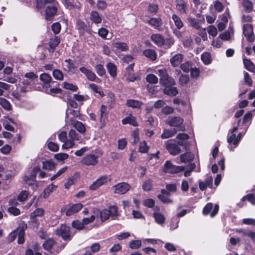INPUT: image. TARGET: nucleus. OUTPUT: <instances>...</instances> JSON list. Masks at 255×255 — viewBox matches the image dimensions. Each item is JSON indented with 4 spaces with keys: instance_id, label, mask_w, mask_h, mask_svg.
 Returning a JSON list of instances; mask_svg holds the SVG:
<instances>
[{
    "instance_id": "nucleus-1",
    "label": "nucleus",
    "mask_w": 255,
    "mask_h": 255,
    "mask_svg": "<svg viewBox=\"0 0 255 255\" xmlns=\"http://www.w3.org/2000/svg\"><path fill=\"white\" fill-rule=\"evenodd\" d=\"M102 153L99 150L96 149L85 156L81 160L83 164L87 166H95L99 162V159Z\"/></svg>"
},
{
    "instance_id": "nucleus-2",
    "label": "nucleus",
    "mask_w": 255,
    "mask_h": 255,
    "mask_svg": "<svg viewBox=\"0 0 255 255\" xmlns=\"http://www.w3.org/2000/svg\"><path fill=\"white\" fill-rule=\"evenodd\" d=\"M27 228V225L24 223H21L17 228L13 232H11L9 235V240L10 242L13 241L18 236L17 242L19 244H22L24 242V231Z\"/></svg>"
},
{
    "instance_id": "nucleus-3",
    "label": "nucleus",
    "mask_w": 255,
    "mask_h": 255,
    "mask_svg": "<svg viewBox=\"0 0 255 255\" xmlns=\"http://www.w3.org/2000/svg\"><path fill=\"white\" fill-rule=\"evenodd\" d=\"M156 73L160 77V83L161 85L167 87H171L175 84V81L168 75L166 69H158Z\"/></svg>"
},
{
    "instance_id": "nucleus-4",
    "label": "nucleus",
    "mask_w": 255,
    "mask_h": 255,
    "mask_svg": "<svg viewBox=\"0 0 255 255\" xmlns=\"http://www.w3.org/2000/svg\"><path fill=\"white\" fill-rule=\"evenodd\" d=\"M68 141L65 143L63 144L62 148L63 149H69L75 146V141H78L81 140V136L74 130L71 129L70 130L68 133Z\"/></svg>"
},
{
    "instance_id": "nucleus-5",
    "label": "nucleus",
    "mask_w": 255,
    "mask_h": 255,
    "mask_svg": "<svg viewBox=\"0 0 255 255\" xmlns=\"http://www.w3.org/2000/svg\"><path fill=\"white\" fill-rule=\"evenodd\" d=\"M185 169L184 166L173 165L170 161H166L164 164L163 171L165 173L174 174L179 173Z\"/></svg>"
},
{
    "instance_id": "nucleus-6",
    "label": "nucleus",
    "mask_w": 255,
    "mask_h": 255,
    "mask_svg": "<svg viewBox=\"0 0 255 255\" xmlns=\"http://www.w3.org/2000/svg\"><path fill=\"white\" fill-rule=\"evenodd\" d=\"M57 235L61 236L65 241L71 240V236L70 231V228L66 225H61L55 231Z\"/></svg>"
},
{
    "instance_id": "nucleus-7",
    "label": "nucleus",
    "mask_w": 255,
    "mask_h": 255,
    "mask_svg": "<svg viewBox=\"0 0 255 255\" xmlns=\"http://www.w3.org/2000/svg\"><path fill=\"white\" fill-rule=\"evenodd\" d=\"M249 127V125H247L246 127L244 128L245 129V131L244 132H240L238 133V135L236 136V134H232L228 136L227 138V141L229 145L233 144L234 145V148L236 147L241 138L245 134V132L247 130V129Z\"/></svg>"
},
{
    "instance_id": "nucleus-8",
    "label": "nucleus",
    "mask_w": 255,
    "mask_h": 255,
    "mask_svg": "<svg viewBox=\"0 0 255 255\" xmlns=\"http://www.w3.org/2000/svg\"><path fill=\"white\" fill-rule=\"evenodd\" d=\"M130 185L127 182H121L112 187V190L114 193L118 194H124L130 189Z\"/></svg>"
},
{
    "instance_id": "nucleus-9",
    "label": "nucleus",
    "mask_w": 255,
    "mask_h": 255,
    "mask_svg": "<svg viewBox=\"0 0 255 255\" xmlns=\"http://www.w3.org/2000/svg\"><path fill=\"white\" fill-rule=\"evenodd\" d=\"M183 119L180 117H169L166 121V124L170 127H178L179 130L183 131L184 128L181 126Z\"/></svg>"
},
{
    "instance_id": "nucleus-10",
    "label": "nucleus",
    "mask_w": 255,
    "mask_h": 255,
    "mask_svg": "<svg viewBox=\"0 0 255 255\" xmlns=\"http://www.w3.org/2000/svg\"><path fill=\"white\" fill-rule=\"evenodd\" d=\"M83 207V205L77 203L72 205H68L64 208L61 209V212H65L67 216H70L80 210Z\"/></svg>"
},
{
    "instance_id": "nucleus-11",
    "label": "nucleus",
    "mask_w": 255,
    "mask_h": 255,
    "mask_svg": "<svg viewBox=\"0 0 255 255\" xmlns=\"http://www.w3.org/2000/svg\"><path fill=\"white\" fill-rule=\"evenodd\" d=\"M79 70L84 74L86 78L90 81H95L97 83H100L101 80L97 77L96 74L90 69L86 67L81 66L79 68Z\"/></svg>"
},
{
    "instance_id": "nucleus-12",
    "label": "nucleus",
    "mask_w": 255,
    "mask_h": 255,
    "mask_svg": "<svg viewBox=\"0 0 255 255\" xmlns=\"http://www.w3.org/2000/svg\"><path fill=\"white\" fill-rule=\"evenodd\" d=\"M219 206L216 204L213 208L212 203H208L203 208V214L204 215L210 214L211 217H214L219 211Z\"/></svg>"
},
{
    "instance_id": "nucleus-13",
    "label": "nucleus",
    "mask_w": 255,
    "mask_h": 255,
    "mask_svg": "<svg viewBox=\"0 0 255 255\" xmlns=\"http://www.w3.org/2000/svg\"><path fill=\"white\" fill-rule=\"evenodd\" d=\"M165 145L166 149L171 155H177L181 151L180 147L176 144L175 141L173 140L166 141Z\"/></svg>"
},
{
    "instance_id": "nucleus-14",
    "label": "nucleus",
    "mask_w": 255,
    "mask_h": 255,
    "mask_svg": "<svg viewBox=\"0 0 255 255\" xmlns=\"http://www.w3.org/2000/svg\"><path fill=\"white\" fill-rule=\"evenodd\" d=\"M176 9L181 15H186L188 12L187 3L184 0H176L175 1Z\"/></svg>"
},
{
    "instance_id": "nucleus-15",
    "label": "nucleus",
    "mask_w": 255,
    "mask_h": 255,
    "mask_svg": "<svg viewBox=\"0 0 255 255\" xmlns=\"http://www.w3.org/2000/svg\"><path fill=\"white\" fill-rule=\"evenodd\" d=\"M110 180V178L108 176H102L90 185V189L91 190H95Z\"/></svg>"
},
{
    "instance_id": "nucleus-16",
    "label": "nucleus",
    "mask_w": 255,
    "mask_h": 255,
    "mask_svg": "<svg viewBox=\"0 0 255 255\" xmlns=\"http://www.w3.org/2000/svg\"><path fill=\"white\" fill-rule=\"evenodd\" d=\"M68 123L75 128L80 133L84 134L85 132V126L82 122L75 120L73 118H71Z\"/></svg>"
},
{
    "instance_id": "nucleus-17",
    "label": "nucleus",
    "mask_w": 255,
    "mask_h": 255,
    "mask_svg": "<svg viewBox=\"0 0 255 255\" xmlns=\"http://www.w3.org/2000/svg\"><path fill=\"white\" fill-rule=\"evenodd\" d=\"M243 33L248 41L252 42L254 40L253 27L251 24H246L244 25Z\"/></svg>"
},
{
    "instance_id": "nucleus-18",
    "label": "nucleus",
    "mask_w": 255,
    "mask_h": 255,
    "mask_svg": "<svg viewBox=\"0 0 255 255\" xmlns=\"http://www.w3.org/2000/svg\"><path fill=\"white\" fill-rule=\"evenodd\" d=\"M151 41L156 45L159 47L164 45L165 39L163 36L160 34H153L151 36Z\"/></svg>"
},
{
    "instance_id": "nucleus-19",
    "label": "nucleus",
    "mask_w": 255,
    "mask_h": 255,
    "mask_svg": "<svg viewBox=\"0 0 255 255\" xmlns=\"http://www.w3.org/2000/svg\"><path fill=\"white\" fill-rule=\"evenodd\" d=\"M145 22L157 29H159L162 24V20L160 18H151L149 19H147Z\"/></svg>"
},
{
    "instance_id": "nucleus-20",
    "label": "nucleus",
    "mask_w": 255,
    "mask_h": 255,
    "mask_svg": "<svg viewBox=\"0 0 255 255\" xmlns=\"http://www.w3.org/2000/svg\"><path fill=\"white\" fill-rule=\"evenodd\" d=\"M170 194L166 190L162 189L161 194L158 195V199L164 203H171L172 201L170 199Z\"/></svg>"
},
{
    "instance_id": "nucleus-21",
    "label": "nucleus",
    "mask_w": 255,
    "mask_h": 255,
    "mask_svg": "<svg viewBox=\"0 0 255 255\" xmlns=\"http://www.w3.org/2000/svg\"><path fill=\"white\" fill-rule=\"evenodd\" d=\"M176 138L178 139L177 143L178 145L186 147L187 140L189 138V135L187 134L184 133H178Z\"/></svg>"
},
{
    "instance_id": "nucleus-22",
    "label": "nucleus",
    "mask_w": 255,
    "mask_h": 255,
    "mask_svg": "<svg viewBox=\"0 0 255 255\" xmlns=\"http://www.w3.org/2000/svg\"><path fill=\"white\" fill-rule=\"evenodd\" d=\"M183 59V55L181 54L178 53L170 58V62L171 65L175 67L178 66L181 63Z\"/></svg>"
},
{
    "instance_id": "nucleus-23",
    "label": "nucleus",
    "mask_w": 255,
    "mask_h": 255,
    "mask_svg": "<svg viewBox=\"0 0 255 255\" xmlns=\"http://www.w3.org/2000/svg\"><path fill=\"white\" fill-rule=\"evenodd\" d=\"M123 125L129 124L134 127L138 126V123L136 121V118L130 114L128 116L123 119L122 121Z\"/></svg>"
},
{
    "instance_id": "nucleus-24",
    "label": "nucleus",
    "mask_w": 255,
    "mask_h": 255,
    "mask_svg": "<svg viewBox=\"0 0 255 255\" xmlns=\"http://www.w3.org/2000/svg\"><path fill=\"white\" fill-rule=\"evenodd\" d=\"M57 7L55 6H48L45 9V18L50 20L57 12Z\"/></svg>"
},
{
    "instance_id": "nucleus-25",
    "label": "nucleus",
    "mask_w": 255,
    "mask_h": 255,
    "mask_svg": "<svg viewBox=\"0 0 255 255\" xmlns=\"http://www.w3.org/2000/svg\"><path fill=\"white\" fill-rule=\"evenodd\" d=\"M194 157L193 154L190 152H186L182 154L180 156V162H177L178 163H187L191 161Z\"/></svg>"
},
{
    "instance_id": "nucleus-26",
    "label": "nucleus",
    "mask_w": 255,
    "mask_h": 255,
    "mask_svg": "<svg viewBox=\"0 0 255 255\" xmlns=\"http://www.w3.org/2000/svg\"><path fill=\"white\" fill-rule=\"evenodd\" d=\"M90 19L93 23L96 24H99L102 22V18L96 11H92L90 12Z\"/></svg>"
},
{
    "instance_id": "nucleus-27",
    "label": "nucleus",
    "mask_w": 255,
    "mask_h": 255,
    "mask_svg": "<svg viewBox=\"0 0 255 255\" xmlns=\"http://www.w3.org/2000/svg\"><path fill=\"white\" fill-rule=\"evenodd\" d=\"M213 179L212 177L208 176L207 177L205 182L200 181L199 182V186L200 189L203 191L205 190L207 187L211 186L212 184Z\"/></svg>"
},
{
    "instance_id": "nucleus-28",
    "label": "nucleus",
    "mask_w": 255,
    "mask_h": 255,
    "mask_svg": "<svg viewBox=\"0 0 255 255\" xmlns=\"http://www.w3.org/2000/svg\"><path fill=\"white\" fill-rule=\"evenodd\" d=\"M143 55L152 61H155L157 58V54L155 51L151 49H145L143 52Z\"/></svg>"
},
{
    "instance_id": "nucleus-29",
    "label": "nucleus",
    "mask_w": 255,
    "mask_h": 255,
    "mask_svg": "<svg viewBox=\"0 0 255 255\" xmlns=\"http://www.w3.org/2000/svg\"><path fill=\"white\" fill-rule=\"evenodd\" d=\"M187 21L189 25L197 30L200 29L201 28L200 20L193 17H188L187 18Z\"/></svg>"
},
{
    "instance_id": "nucleus-30",
    "label": "nucleus",
    "mask_w": 255,
    "mask_h": 255,
    "mask_svg": "<svg viewBox=\"0 0 255 255\" xmlns=\"http://www.w3.org/2000/svg\"><path fill=\"white\" fill-rule=\"evenodd\" d=\"M143 105V103L138 100H128L127 101L126 105L133 109H138Z\"/></svg>"
},
{
    "instance_id": "nucleus-31",
    "label": "nucleus",
    "mask_w": 255,
    "mask_h": 255,
    "mask_svg": "<svg viewBox=\"0 0 255 255\" xmlns=\"http://www.w3.org/2000/svg\"><path fill=\"white\" fill-rule=\"evenodd\" d=\"M177 132V130L175 128L170 129H164L163 133L161 135V137L163 139H166L173 136Z\"/></svg>"
},
{
    "instance_id": "nucleus-32",
    "label": "nucleus",
    "mask_w": 255,
    "mask_h": 255,
    "mask_svg": "<svg viewBox=\"0 0 255 255\" xmlns=\"http://www.w3.org/2000/svg\"><path fill=\"white\" fill-rule=\"evenodd\" d=\"M244 10L248 13L251 12L253 9L252 2L249 0H244L242 3Z\"/></svg>"
},
{
    "instance_id": "nucleus-33",
    "label": "nucleus",
    "mask_w": 255,
    "mask_h": 255,
    "mask_svg": "<svg viewBox=\"0 0 255 255\" xmlns=\"http://www.w3.org/2000/svg\"><path fill=\"white\" fill-rule=\"evenodd\" d=\"M110 213V216L112 220L116 219L119 216V214L118 212V209L116 206H111L108 209Z\"/></svg>"
},
{
    "instance_id": "nucleus-34",
    "label": "nucleus",
    "mask_w": 255,
    "mask_h": 255,
    "mask_svg": "<svg viewBox=\"0 0 255 255\" xmlns=\"http://www.w3.org/2000/svg\"><path fill=\"white\" fill-rule=\"evenodd\" d=\"M59 43L60 39L58 37L54 36L53 38H51L49 41V46L50 48L49 51L53 52L55 47L59 44Z\"/></svg>"
},
{
    "instance_id": "nucleus-35",
    "label": "nucleus",
    "mask_w": 255,
    "mask_h": 255,
    "mask_svg": "<svg viewBox=\"0 0 255 255\" xmlns=\"http://www.w3.org/2000/svg\"><path fill=\"white\" fill-rule=\"evenodd\" d=\"M172 19L178 29H180L183 26V23L182 20L177 15L173 14L172 16Z\"/></svg>"
},
{
    "instance_id": "nucleus-36",
    "label": "nucleus",
    "mask_w": 255,
    "mask_h": 255,
    "mask_svg": "<svg viewBox=\"0 0 255 255\" xmlns=\"http://www.w3.org/2000/svg\"><path fill=\"white\" fill-rule=\"evenodd\" d=\"M56 188V186L51 184L48 186L43 191L42 196L44 198H47L50 194L53 192L54 190Z\"/></svg>"
},
{
    "instance_id": "nucleus-37",
    "label": "nucleus",
    "mask_w": 255,
    "mask_h": 255,
    "mask_svg": "<svg viewBox=\"0 0 255 255\" xmlns=\"http://www.w3.org/2000/svg\"><path fill=\"white\" fill-rule=\"evenodd\" d=\"M64 61L66 63L65 66L67 67L66 70L68 72H74L76 69L74 62L70 59H66Z\"/></svg>"
},
{
    "instance_id": "nucleus-38",
    "label": "nucleus",
    "mask_w": 255,
    "mask_h": 255,
    "mask_svg": "<svg viewBox=\"0 0 255 255\" xmlns=\"http://www.w3.org/2000/svg\"><path fill=\"white\" fill-rule=\"evenodd\" d=\"M107 68L112 77H115L117 76V67L115 64L110 62L107 64Z\"/></svg>"
},
{
    "instance_id": "nucleus-39",
    "label": "nucleus",
    "mask_w": 255,
    "mask_h": 255,
    "mask_svg": "<svg viewBox=\"0 0 255 255\" xmlns=\"http://www.w3.org/2000/svg\"><path fill=\"white\" fill-rule=\"evenodd\" d=\"M244 64L247 70L252 72H255V66L250 59L244 58Z\"/></svg>"
},
{
    "instance_id": "nucleus-40",
    "label": "nucleus",
    "mask_w": 255,
    "mask_h": 255,
    "mask_svg": "<svg viewBox=\"0 0 255 255\" xmlns=\"http://www.w3.org/2000/svg\"><path fill=\"white\" fill-rule=\"evenodd\" d=\"M55 245V241L51 239H49L46 240L43 244V246L44 249L47 251H50V250H53Z\"/></svg>"
},
{
    "instance_id": "nucleus-41",
    "label": "nucleus",
    "mask_w": 255,
    "mask_h": 255,
    "mask_svg": "<svg viewBox=\"0 0 255 255\" xmlns=\"http://www.w3.org/2000/svg\"><path fill=\"white\" fill-rule=\"evenodd\" d=\"M0 105L6 111H10L11 110V105L9 101L3 98L0 97Z\"/></svg>"
},
{
    "instance_id": "nucleus-42",
    "label": "nucleus",
    "mask_w": 255,
    "mask_h": 255,
    "mask_svg": "<svg viewBox=\"0 0 255 255\" xmlns=\"http://www.w3.org/2000/svg\"><path fill=\"white\" fill-rule=\"evenodd\" d=\"M164 93L170 96H174L178 94V91L176 87H167L163 90Z\"/></svg>"
},
{
    "instance_id": "nucleus-43",
    "label": "nucleus",
    "mask_w": 255,
    "mask_h": 255,
    "mask_svg": "<svg viewBox=\"0 0 255 255\" xmlns=\"http://www.w3.org/2000/svg\"><path fill=\"white\" fill-rule=\"evenodd\" d=\"M86 26V24L84 21L80 19L77 20L76 28L79 30L81 34H84Z\"/></svg>"
},
{
    "instance_id": "nucleus-44",
    "label": "nucleus",
    "mask_w": 255,
    "mask_h": 255,
    "mask_svg": "<svg viewBox=\"0 0 255 255\" xmlns=\"http://www.w3.org/2000/svg\"><path fill=\"white\" fill-rule=\"evenodd\" d=\"M237 232L250 237L253 241L255 242V232L246 230H239L237 231Z\"/></svg>"
},
{
    "instance_id": "nucleus-45",
    "label": "nucleus",
    "mask_w": 255,
    "mask_h": 255,
    "mask_svg": "<svg viewBox=\"0 0 255 255\" xmlns=\"http://www.w3.org/2000/svg\"><path fill=\"white\" fill-rule=\"evenodd\" d=\"M80 113L79 111L70 109L66 113V118L67 120L69 121L70 118H73L74 119V118L78 117Z\"/></svg>"
},
{
    "instance_id": "nucleus-46",
    "label": "nucleus",
    "mask_w": 255,
    "mask_h": 255,
    "mask_svg": "<svg viewBox=\"0 0 255 255\" xmlns=\"http://www.w3.org/2000/svg\"><path fill=\"white\" fill-rule=\"evenodd\" d=\"M89 88L92 90L94 92L98 94L101 97L104 96V94L101 88L95 84H90L89 85Z\"/></svg>"
},
{
    "instance_id": "nucleus-47",
    "label": "nucleus",
    "mask_w": 255,
    "mask_h": 255,
    "mask_svg": "<svg viewBox=\"0 0 255 255\" xmlns=\"http://www.w3.org/2000/svg\"><path fill=\"white\" fill-rule=\"evenodd\" d=\"M201 59L205 65H208L211 62V55L208 52H204L201 55Z\"/></svg>"
},
{
    "instance_id": "nucleus-48",
    "label": "nucleus",
    "mask_w": 255,
    "mask_h": 255,
    "mask_svg": "<svg viewBox=\"0 0 255 255\" xmlns=\"http://www.w3.org/2000/svg\"><path fill=\"white\" fill-rule=\"evenodd\" d=\"M55 168V164L52 161L48 160L42 163V168L48 170H52Z\"/></svg>"
},
{
    "instance_id": "nucleus-49",
    "label": "nucleus",
    "mask_w": 255,
    "mask_h": 255,
    "mask_svg": "<svg viewBox=\"0 0 255 255\" xmlns=\"http://www.w3.org/2000/svg\"><path fill=\"white\" fill-rule=\"evenodd\" d=\"M153 217L155 221L159 224H163L165 222V218L164 216L160 213H154Z\"/></svg>"
},
{
    "instance_id": "nucleus-50",
    "label": "nucleus",
    "mask_w": 255,
    "mask_h": 255,
    "mask_svg": "<svg viewBox=\"0 0 255 255\" xmlns=\"http://www.w3.org/2000/svg\"><path fill=\"white\" fill-rule=\"evenodd\" d=\"M146 80L149 83L155 84L158 83V79L155 75L149 74L146 77Z\"/></svg>"
},
{
    "instance_id": "nucleus-51",
    "label": "nucleus",
    "mask_w": 255,
    "mask_h": 255,
    "mask_svg": "<svg viewBox=\"0 0 255 255\" xmlns=\"http://www.w3.org/2000/svg\"><path fill=\"white\" fill-rule=\"evenodd\" d=\"M62 86L63 88L67 90H71L73 92L77 91L78 89L77 86L73 85L72 83H69L68 82L63 83Z\"/></svg>"
},
{
    "instance_id": "nucleus-52",
    "label": "nucleus",
    "mask_w": 255,
    "mask_h": 255,
    "mask_svg": "<svg viewBox=\"0 0 255 255\" xmlns=\"http://www.w3.org/2000/svg\"><path fill=\"white\" fill-rule=\"evenodd\" d=\"M99 217L102 222H104L110 217V213L108 209H104L100 212Z\"/></svg>"
},
{
    "instance_id": "nucleus-53",
    "label": "nucleus",
    "mask_w": 255,
    "mask_h": 255,
    "mask_svg": "<svg viewBox=\"0 0 255 255\" xmlns=\"http://www.w3.org/2000/svg\"><path fill=\"white\" fill-rule=\"evenodd\" d=\"M141 246V242L140 240H132L129 242L128 246L131 249H139Z\"/></svg>"
},
{
    "instance_id": "nucleus-54",
    "label": "nucleus",
    "mask_w": 255,
    "mask_h": 255,
    "mask_svg": "<svg viewBox=\"0 0 255 255\" xmlns=\"http://www.w3.org/2000/svg\"><path fill=\"white\" fill-rule=\"evenodd\" d=\"M149 147L147 145L145 141H141L139 143V151L141 153H145L148 151Z\"/></svg>"
},
{
    "instance_id": "nucleus-55",
    "label": "nucleus",
    "mask_w": 255,
    "mask_h": 255,
    "mask_svg": "<svg viewBox=\"0 0 255 255\" xmlns=\"http://www.w3.org/2000/svg\"><path fill=\"white\" fill-rule=\"evenodd\" d=\"M53 76L56 80L61 81L63 79V74L60 70L54 69L53 71Z\"/></svg>"
},
{
    "instance_id": "nucleus-56",
    "label": "nucleus",
    "mask_w": 255,
    "mask_h": 255,
    "mask_svg": "<svg viewBox=\"0 0 255 255\" xmlns=\"http://www.w3.org/2000/svg\"><path fill=\"white\" fill-rule=\"evenodd\" d=\"M40 79L44 83L48 84L51 80V77L48 74L43 73L40 76Z\"/></svg>"
},
{
    "instance_id": "nucleus-57",
    "label": "nucleus",
    "mask_w": 255,
    "mask_h": 255,
    "mask_svg": "<svg viewBox=\"0 0 255 255\" xmlns=\"http://www.w3.org/2000/svg\"><path fill=\"white\" fill-rule=\"evenodd\" d=\"M114 47L122 51H125L128 50V46L125 43L117 42L114 44Z\"/></svg>"
},
{
    "instance_id": "nucleus-58",
    "label": "nucleus",
    "mask_w": 255,
    "mask_h": 255,
    "mask_svg": "<svg viewBox=\"0 0 255 255\" xmlns=\"http://www.w3.org/2000/svg\"><path fill=\"white\" fill-rule=\"evenodd\" d=\"M10 86L5 83L0 81V96L3 95L4 90H9Z\"/></svg>"
},
{
    "instance_id": "nucleus-59",
    "label": "nucleus",
    "mask_w": 255,
    "mask_h": 255,
    "mask_svg": "<svg viewBox=\"0 0 255 255\" xmlns=\"http://www.w3.org/2000/svg\"><path fill=\"white\" fill-rule=\"evenodd\" d=\"M44 212V211L43 209L41 208H38L31 213L30 217L32 219L36 217H41L43 215Z\"/></svg>"
},
{
    "instance_id": "nucleus-60",
    "label": "nucleus",
    "mask_w": 255,
    "mask_h": 255,
    "mask_svg": "<svg viewBox=\"0 0 255 255\" xmlns=\"http://www.w3.org/2000/svg\"><path fill=\"white\" fill-rule=\"evenodd\" d=\"M107 107L104 105H102L100 109L101 122H104L106 118Z\"/></svg>"
},
{
    "instance_id": "nucleus-61",
    "label": "nucleus",
    "mask_w": 255,
    "mask_h": 255,
    "mask_svg": "<svg viewBox=\"0 0 255 255\" xmlns=\"http://www.w3.org/2000/svg\"><path fill=\"white\" fill-rule=\"evenodd\" d=\"M95 68L97 73L100 76H103L106 73L105 69L101 64L97 65Z\"/></svg>"
},
{
    "instance_id": "nucleus-62",
    "label": "nucleus",
    "mask_w": 255,
    "mask_h": 255,
    "mask_svg": "<svg viewBox=\"0 0 255 255\" xmlns=\"http://www.w3.org/2000/svg\"><path fill=\"white\" fill-rule=\"evenodd\" d=\"M152 188V181L148 179L142 184V189L144 191H149Z\"/></svg>"
},
{
    "instance_id": "nucleus-63",
    "label": "nucleus",
    "mask_w": 255,
    "mask_h": 255,
    "mask_svg": "<svg viewBox=\"0 0 255 255\" xmlns=\"http://www.w3.org/2000/svg\"><path fill=\"white\" fill-rule=\"evenodd\" d=\"M55 158L58 161H63L69 157V155L67 153H59L56 154L54 155Z\"/></svg>"
},
{
    "instance_id": "nucleus-64",
    "label": "nucleus",
    "mask_w": 255,
    "mask_h": 255,
    "mask_svg": "<svg viewBox=\"0 0 255 255\" xmlns=\"http://www.w3.org/2000/svg\"><path fill=\"white\" fill-rule=\"evenodd\" d=\"M207 32L209 35L213 37L216 36L218 33L217 29L214 25H210L207 28Z\"/></svg>"
}]
</instances>
